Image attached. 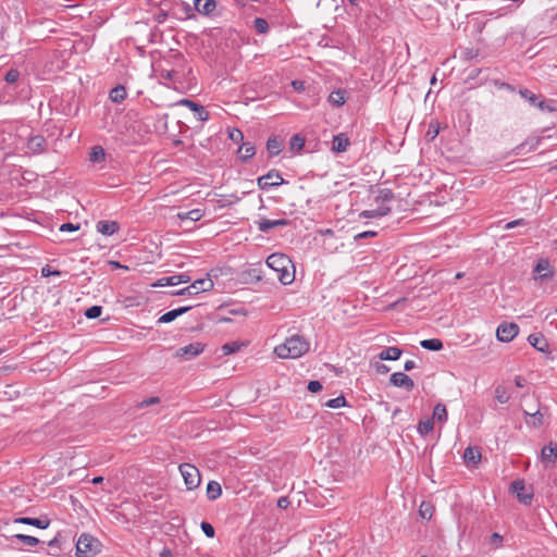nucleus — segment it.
Segmentation results:
<instances>
[{"instance_id": "obj_8", "label": "nucleus", "mask_w": 557, "mask_h": 557, "mask_svg": "<svg viewBox=\"0 0 557 557\" xmlns=\"http://www.w3.org/2000/svg\"><path fill=\"white\" fill-rule=\"evenodd\" d=\"M554 271L547 259H540L533 270V278L540 281H548L553 278Z\"/></svg>"}, {"instance_id": "obj_9", "label": "nucleus", "mask_w": 557, "mask_h": 557, "mask_svg": "<svg viewBox=\"0 0 557 557\" xmlns=\"http://www.w3.org/2000/svg\"><path fill=\"white\" fill-rule=\"evenodd\" d=\"M389 383L393 386L405 388L410 392L414 387V383L410 376L403 372H394L389 377Z\"/></svg>"}, {"instance_id": "obj_33", "label": "nucleus", "mask_w": 557, "mask_h": 557, "mask_svg": "<svg viewBox=\"0 0 557 557\" xmlns=\"http://www.w3.org/2000/svg\"><path fill=\"white\" fill-rule=\"evenodd\" d=\"M106 158L104 149L101 146H94L89 153V160L94 163L103 161Z\"/></svg>"}, {"instance_id": "obj_11", "label": "nucleus", "mask_w": 557, "mask_h": 557, "mask_svg": "<svg viewBox=\"0 0 557 557\" xmlns=\"http://www.w3.org/2000/svg\"><path fill=\"white\" fill-rule=\"evenodd\" d=\"M541 143V137H529L523 143L518 145L513 150V156H520L527 151L535 150Z\"/></svg>"}, {"instance_id": "obj_62", "label": "nucleus", "mask_w": 557, "mask_h": 557, "mask_svg": "<svg viewBox=\"0 0 557 557\" xmlns=\"http://www.w3.org/2000/svg\"><path fill=\"white\" fill-rule=\"evenodd\" d=\"M416 367V363L413 360H407L404 364L405 371H411Z\"/></svg>"}, {"instance_id": "obj_58", "label": "nucleus", "mask_w": 557, "mask_h": 557, "mask_svg": "<svg viewBox=\"0 0 557 557\" xmlns=\"http://www.w3.org/2000/svg\"><path fill=\"white\" fill-rule=\"evenodd\" d=\"M160 401L159 397H150L140 403V407H148L150 405L158 404Z\"/></svg>"}, {"instance_id": "obj_51", "label": "nucleus", "mask_w": 557, "mask_h": 557, "mask_svg": "<svg viewBox=\"0 0 557 557\" xmlns=\"http://www.w3.org/2000/svg\"><path fill=\"white\" fill-rule=\"evenodd\" d=\"M230 138L234 141V143H239L244 139V135L242 133V131L237 129V128H234L230 132Z\"/></svg>"}, {"instance_id": "obj_42", "label": "nucleus", "mask_w": 557, "mask_h": 557, "mask_svg": "<svg viewBox=\"0 0 557 557\" xmlns=\"http://www.w3.org/2000/svg\"><path fill=\"white\" fill-rule=\"evenodd\" d=\"M242 347V344L238 343V342H230V343H226L224 344L221 349L223 351V355L227 356V355H232V354H235Z\"/></svg>"}, {"instance_id": "obj_4", "label": "nucleus", "mask_w": 557, "mask_h": 557, "mask_svg": "<svg viewBox=\"0 0 557 557\" xmlns=\"http://www.w3.org/2000/svg\"><path fill=\"white\" fill-rule=\"evenodd\" d=\"M178 469L184 479V483L187 490L193 491L200 485L201 475L197 467H195L191 463L185 462L181 463Z\"/></svg>"}, {"instance_id": "obj_64", "label": "nucleus", "mask_w": 557, "mask_h": 557, "mask_svg": "<svg viewBox=\"0 0 557 557\" xmlns=\"http://www.w3.org/2000/svg\"><path fill=\"white\" fill-rule=\"evenodd\" d=\"M169 114L164 113L159 117V122H162L163 128L166 129Z\"/></svg>"}, {"instance_id": "obj_31", "label": "nucleus", "mask_w": 557, "mask_h": 557, "mask_svg": "<svg viewBox=\"0 0 557 557\" xmlns=\"http://www.w3.org/2000/svg\"><path fill=\"white\" fill-rule=\"evenodd\" d=\"M447 417H448V413H447L446 406L440 403L434 407L433 416L431 419H433V421L436 420L441 423H444L447 421Z\"/></svg>"}, {"instance_id": "obj_29", "label": "nucleus", "mask_w": 557, "mask_h": 557, "mask_svg": "<svg viewBox=\"0 0 557 557\" xmlns=\"http://www.w3.org/2000/svg\"><path fill=\"white\" fill-rule=\"evenodd\" d=\"M207 497L210 500H215L219 498L222 494V487L221 484L216 481H210L207 485Z\"/></svg>"}, {"instance_id": "obj_30", "label": "nucleus", "mask_w": 557, "mask_h": 557, "mask_svg": "<svg viewBox=\"0 0 557 557\" xmlns=\"http://www.w3.org/2000/svg\"><path fill=\"white\" fill-rule=\"evenodd\" d=\"M126 89L124 86L119 85L110 90L109 98L112 102L120 103L126 98Z\"/></svg>"}, {"instance_id": "obj_59", "label": "nucleus", "mask_w": 557, "mask_h": 557, "mask_svg": "<svg viewBox=\"0 0 557 557\" xmlns=\"http://www.w3.org/2000/svg\"><path fill=\"white\" fill-rule=\"evenodd\" d=\"M525 222L523 219H519V220H515V221H511V222H508L505 226L506 230H510V228H513L518 225H524Z\"/></svg>"}, {"instance_id": "obj_40", "label": "nucleus", "mask_w": 557, "mask_h": 557, "mask_svg": "<svg viewBox=\"0 0 557 557\" xmlns=\"http://www.w3.org/2000/svg\"><path fill=\"white\" fill-rule=\"evenodd\" d=\"M253 27L258 34H267L269 32V24L263 17H256L253 20Z\"/></svg>"}, {"instance_id": "obj_63", "label": "nucleus", "mask_w": 557, "mask_h": 557, "mask_svg": "<svg viewBox=\"0 0 557 557\" xmlns=\"http://www.w3.org/2000/svg\"><path fill=\"white\" fill-rule=\"evenodd\" d=\"M515 384L517 387H523L525 384V380L522 376H516Z\"/></svg>"}, {"instance_id": "obj_49", "label": "nucleus", "mask_w": 557, "mask_h": 557, "mask_svg": "<svg viewBox=\"0 0 557 557\" xmlns=\"http://www.w3.org/2000/svg\"><path fill=\"white\" fill-rule=\"evenodd\" d=\"M200 528H201L202 532L206 534V536H208L210 539L214 537L215 531L211 523H209L207 521H202L200 524Z\"/></svg>"}, {"instance_id": "obj_36", "label": "nucleus", "mask_w": 557, "mask_h": 557, "mask_svg": "<svg viewBox=\"0 0 557 557\" xmlns=\"http://www.w3.org/2000/svg\"><path fill=\"white\" fill-rule=\"evenodd\" d=\"M394 199V193L391 189H381L375 197V201L380 203V206H386L385 202H389Z\"/></svg>"}, {"instance_id": "obj_41", "label": "nucleus", "mask_w": 557, "mask_h": 557, "mask_svg": "<svg viewBox=\"0 0 557 557\" xmlns=\"http://www.w3.org/2000/svg\"><path fill=\"white\" fill-rule=\"evenodd\" d=\"M520 96L525 99L531 106L535 107L539 102V96L533 94L531 90L523 88L519 90Z\"/></svg>"}, {"instance_id": "obj_43", "label": "nucleus", "mask_w": 557, "mask_h": 557, "mask_svg": "<svg viewBox=\"0 0 557 557\" xmlns=\"http://www.w3.org/2000/svg\"><path fill=\"white\" fill-rule=\"evenodd\" d=\"M190 110L195 112L199 121L205 122L209 120V112L201 104L196 103V107H190Z\"/></svg>"}, {"instance_id": "obj_10", "label": "nucleus", "mask_w": 557, "mask_h": 557, "mask_svg": "<svg viewBox=\"0 0 557 557\" xmlns=\"http://www.w3.org/2000/svg\"><path fill=\"white\" fill-rule=\"evenodd\" d=\"M205 349V345L200 342L190 343L184 347H181L176 355L180 357H185L186 359L194 358L200 355Z\"/></svg>"}, {"instance_id": "obj_23", "label": "nucleus", "mask_w": 557, "mask_h": 557, "mask_svg": "<svg viewBox=\"0 0 557 557\" xmlns=\"http://www.w3.org/2000/svg\"><path fill=\"white\" fill-rule=\"evenodd\" d=\"M282 146L283 140L276 135L270 136L267 140V150L272 157L280 154Z\"/></svg>"}, {"instance_id": "obj_35", "label": "nucleus", "mask_w": 557, "mask_h": 557, "mask_svg": "<svg viewBox=\"0 0 557 557\" xmlns=\"http://www.w3.org/2000/svg\"><path fill=\"white\" fill-rule=\"evenodd\" d=\"M304 146H305V138L301 135L295 134L294 136H292V138L289 140V149L292 151L299 152L302 150Z\"/></svg>"}, {"instance_id": "obj_16", "label": "nucleus", "mask_w": 557, "mask_h": 557, "mask_svg": "<svg viewBox=\"0 0 557 557\" xmlns=\"http://www.w3.org/2000/svg\"><path fill=\"white\" fill-rule=\"evenodd\" d=\"M288 224V220L280 219V220H269L261 219L257 222L258 230L262 233H268L270 230L277 226H286Z\"/></svg>"}, {"instance_id": "obj_39", "label": "nucleus", "mask_w": 557, "mask_h": 557, "mask_svg": "<svg viewBox=\"0 0 557 557\" xmlns=\"http://www.w3.org/2000/svg\"><path fill=\"white\" fill-rule=\"evenodd\" d=\"M434 512V507L431 503L422 502L419 507V513L423 519H431Z\"/></svg>"}, {"instance_id": "obj_15", "label": "nucleus", "mask_w": 557, "mask_h": 557, "mask_svg": "<svg viewBox=\"0 0 557 557\" xmlns=\"http://www.w3.org/2000/svg\"><path fill=\"white\" fill-rule=\"evenodd\" d=\"M215 8V0H194V9L202 15L212 14Z\"/></svg>"}, {"instance_id": "obj_57", "label": "nucleus", "mask_w": 557, "mask_h": 557, "mask_svg": "<svg viewBox=\"0 0 557 557\" xmlns=\"http://www.w3.org/2000/svg\"><path fill=\"white\" fill-rule=\"evenodd\" d=\"M376 234L377 233L374 232V231H367V232H362V233H359V234L355 235V239L359 240V239H362V238L376 236Z\"/></svg>"}, {"instance_id": "obj_22", "label": "nucleus", "mask_w": 557, "mask_h": 557, "mask_svg": "<svg viewBox=\"0 0 557 557\" xmlns=\"http://www.w3.org/2000/svg\"><path fill=\"white\" fill-rule=\"evenodd\" d=\"M511 488L517 494V497L521 503H531L532 494H524L525 486L523 481H513L511 483Z\"/></svg>"}, {"instance_id": "obj_34", "label": "nucleus", "mask_w": 557, "mask_h": 557, "mask_svg": "<svg viewBox=\"0 0 557 557\" xmlns=\"http://www.w3.org/2000/svg\"><path fill=\"white\" fill-rule=\"evenodd\" d=\"M434 428V421L433 419L431 418H428L425 420H421L419 423H418V432L420 435L422 436H425L428 435Z\"/></svg>"}, {"instance_id": "obj_13", "label": "nucleus", "mask_w": 557, "mask_h": 557, "mask_svg": "<svg viewBox=\"0 0 557 557\" xmlns=\"http://www.w3.org/2000/svg\"><path fill=\"white\" fill-rule=\"evenodd\" d=\"M46 138L41 135L32 136L27 141V149L35 154L42 153L46 149Z\"/></svg>"}, {"instance_id": "obj_44", "label": "nucleus", "mask_w": 557, "mask_h": 557, "mask_svg": "<svg viewBox=\"0 0 557 557\" xmlns=\"http://www.w3.org/2000/svg\"><path fill=\"white\" fill-rule=\"evenodd\" d=\"M14 537L27 546H35L40 542L37 537L32 535L15 534Z\"/></svg>"}, {"instance_id": "obj_37", "label": "nucleus", "mask_w": 557, "mask_h": 557, "mask_svg": "<svg viewBox=\"0 0 557 557\" xmlns=\"http://www.w3.org/2000/svg\"><path fill=\"white\" fill-rule=\"evenodd\" d=\"M495 398L499 404H507L510 399V395L507 389L503 385H497L495 387Z\"/></svg>"}, {"instance_id": "obj_19", "label": "nucleus", "mask_w": 557, "mask_h": 557, "mask_svg": "<svg viewBox=\"0 0 557 557\" xmlns=\"http://www.w3.org/2000/svg\"><path fill=\"white\" fill-rule=\"evenodd\" d=\"M96 228L102 235L111 236L119 231L120 226L115 221L101 220L97 223Z\"/></svg>"}, {"instance_id": "obj_45", "label": "nucleus", "mask_w": 557, "mask_h": 557, "mask_svg": "<svg viewBox=\"0 0 557 557\" xmlns=\"http://www.w3.org/2000/svg\"><path fill=\"white\" fill-rule=\"evenodd\" d=\"M20 76H21V73L18 70L16 69H10L5 75H4V81L8 83V84H15L17 83V81L20 79Z\"/></svg>"}, {"instance_id": "obj_46", "label": "nucleus", "mask_w": 557, "mask_h": 557, "mask_svg": "<svg viewBox=\"0 0 557 557\" xmlns=\"http://www.w3.org/2000/svg\"><path fill=\"white\" fill-rule=\"evenodd\" d=\"M325 406L329 408H341L346 406V399L343 395L332 398L325 403Z\"/></svg>"}, {"instance_id": "obj_32", "label": "nucleus", "mask_w": 557, "mask_h": 557, "mask_svg": "<svg viewBox=\"0 0 557 557\" xmlns=\"http://www.w3.org/2000/svg\"><path fill=\"white\" fill-rule=\"evenodd\" d=\"M422 348L433 351H438L443 348V343L438 338L423 339L420 342Z\"/></svg>"}, {"instance_id": "obj_60", "label": "nucleus", "mask_w": 557, "mask_h": 557, "mask_svg": "<svg viewBox=\"0 0 557 557\" xmlns=\"http://www.w3.org/2000/svg\"><path fill=\"white\" fill-rule=\"evenodd\" d=\"M290 502L286 496H282L277 500V506L282 509H285L289 506Z\"/></svg>"}, {"instance_id": "obj_54", "label": "nucleus", "mask_w": 557, "mask_h": 557, "mask_svg": "<svg viewBox=\"0 0 557 557\" xmlns=\"http://www.w3.org/2000/svg\"><path fill=\"white\" fill-rule=\"evenodd\" d=\"M502 542H503V536L498 533H493L491 535V539H490V543L491 545L495 546V547H500L502 545Z\"/></svg>"}, {"instance_id": "obj_5", "label": "nucleus", "mask_w": 557, "mask_h": 557, "mask_svg": "<svg viewBox=\"0 0 557 557\" xmlns=\"http://www.w3.org/2000/svg\"><path fill=\"white\" fill-rule=\"evenodd\" d=\"M214 284L210 277L199 278L193 282L189 286L180 289L174 295H197L201 292H208L213 288Z\"/></svg>"}, {"instance_id": "obj_12", "label": "nucleus", "mask_w": 557, "mask_h": 557, "mask_svg": "<svg viewBox=\"0 0 557 557\" xmlns=\"http://www.w3.org/2000/svg\"><path fill=\"white\" fill-rule=\"evenodd\" d=\"M190 281V276L187 274H177L172 276H164L158 280L156 286H173L178 285L181 283H188Z\"/></svg>"}, {"instance_id": "obj_20", "label": "nucleus", "mask_w": 557, "mask_h": 557, "mask_svg": "<svg viewBox=\"0 0 557 557\" xmlns=\"http://www.w3.org/2000/svg\"><path fill=\"white\" fill-rule=\"evenodd\" d=\"M14 523H23L28 525H34L39 529H46L49 527L50 521L48 519L40 518H30V517H20L13 520Z\"/></svg>"}, {"instance_id": "obj_3", "label": "nucleus", "mask_w": 557, "mask_h": 557, "mask_svg": "<svg viewBox=\"0 0 557 557\" xmlns=\"http://www.w3.org/2000/svg\"><path fill=\"white\" fill-rule=\"evenodd\" d=\"M101 550V543L94 536L83 533L76 542L77 557H94Z\"/></svg>"}, {"instance_id": "obj_1", "label": "nucleus", "mask_w": 557, "mask_h": 557, "mask_svg": "<svg viewBox=\"0 0 557 557\" xmlns=\"http://www.w3.org/2000/svg\"><path fill=\"white\" fill-rule=\"evenodd\" d=\"M310 348V344L304 336L298 334L287 337L285 342L274 348V354L281 359H296L305 355Z\"/></svg>"}, {"instance_id": "obj_52", "label": "nucleus", "mask_w": 557, "mask_h": 557, "mask_svg": "<svg viewBox=\"0 0 557 557\" xmlns=\"http://www.w3.org/2000/svg\"><path fill=\"white\" fill-rule=\"evenodd\" d=\"M524 414L532 416L535 418V421L532 423L533 426H540L543 424V414L540 412V410H537L534 413H529V412L524 411Z\"/></svg>"}, {"instance_id": "obj_7", "label": "nucleus", "mask_w": 557, "mask_h": 557, "mask_svg": "<svg viewBox=\"0 0 557 557\" xmlns=\"http://www.w3.org/2000/svg\"><path fill=\"white\" fill-rule=\"evenodd\" d=\"M282 184H284V180L282 178L281 173L275 169L270 170L267 174L258 178V186L260 189H269Z\"/></svg>"}, {"instance_id": "obj_55", "label": "nucleus", "mask_w": 557, "mask_h": 557, "mask_svg": "<svg viewBox=\"0 0 557 557\" xmlns=\"http://www.w3.org/2000/svg\"><path fill=\"white\" fill-rule=\"evenodd\" d=\"M79 230V224L64 223L60 226V232H74Z\"/></svg>"}, {"instance_id": "obj_50", "label": "nucleus", "mask_w": 557, "mask_h": 557, "mask_svg": "<svg viewBox=\"0 0 557 557\" xmlns=\"http://www.w3.org/2000/svg\"><path fill=\"white\" fill-rule=\"evenodd\" d=\"M160 74V78L161 79H164L166 82H171L174 79V76H175V72L172 71V70H160L159 72Z\"/></svg>"}, {"instance_id": "obj_14", "label": "nucleus", "mask_w": 557, "mask_h": 557, "mask_svg": "<svg viewBox=\"0 0 557 557\" xmlns=\"http://www.w3.org/2000/svg\"><path fill=\"white\" fill-rule=\"evenodd\" d=\"M541 457L544 462L555 465L557 462V443L549 442L542 448Z\"/></svg>"}, {"instance_id": "obj_24", "label": "nucleus", "mask_w": 557, "mask_h": 557, "mask_svg": "<svg viewBox=\"0 0 557 557\" xmlns=\"http://www.w3.org/2000/svg\"><path fill=\"white\" fill-rule=\"evenodd\" d=\"M403 351L400 348L398 347H395V346H391V347H386L384 348L380 354H379V358L380 360H398L401 356Z\"/></svg>"}, {"instance_id": "obj_28", "label": "nucleus", "mask_w": 557, "mask_h": 557, "mask_svg": "<svg viewBox=\"0 0 557 557\" xmlns=\"http://www.w3.org/2000/svg\"><path fill=\"white\" fill-rule=\"evenodd\" d=\"M238 153L240 156V159L244 162H246L247 160H249L250 158H252L255 156L256 148L251 143L246 141V143H243L242 146L239 147Z\"/></svg>"}, {"instance_id": "obj_2", "label": "nucleus", "mask_w": 557, "mask_h": 557, "mask_svg": "<svg viewBox=\"0 0 557 557\" xmlns=\"http://www.w3.org/2000/svg\"><path fill=\"white\" fill-rule=\"evenodd\" d=\"M267 265L278 273V281L284 284H290L295 280L294 271H289L292 260L284 253H272L267 258Z\"/></svg>"}, {"instance_id": "obj_38", "label": "nucleus", "mask_w": 557, "mask_h": 557, "mask_svg": "<svg viewBox=\"0 0 557 557\" xmlns=\"http://www.w3.org/2000/svg\"><path fill=\"white\" fill-rule=\"evenodd\" d=\"M178 218L184 220H190V221H199L202 218V211L200 209H193L190 211L178 213Z\"/></svg>"}, {"instance_id": "obj_17", "label": "nucleus", "mask_w": 557, "mask_h": 557, "mask_svg": "<svg viewBox=\"0 0 557 557\" xmlns=\"http://www.w3.org/2000/svg\"><path fill=\"white\" fill-rule=\"evenodd\" d=\"M190 309H191V306H186V307H180V308L173 309L171 311H168L158 319V323L159 324L170 323V322L174 321L176 318L181 317L182 314L188 312Z\"/></svg>"}, {"instance_id": "obj_18", "label": "nucleus", "mask_w": 557, "mask_h": 557, "mask_svg": "<svg viewBox=\"0 0 557 557\" xmlns=\"http://www.w3.org/2000/svg\"><path fill=\"white\" fill-rule=\"evenodd\" d=\"M529 344L541 352H546L549 349V344L546 338L541 334H530L528 336Z\"/></svg>"}, {"instance_id": "obj_27", "label": "nucleus", "mask_w": 557, "mask_h": 557, "mask_svg": "<svg viewBox=\"0 0 557 557\" xmlns=\"http://www.w3.org/2000/svg\"><path fill=\"white\" fill-rule=\"evenodd\" d=\"M463 459L468 463L476 465L481 460V451L476 447H467L463 453Z\"/></svg>"}, {"instance_id": "obj_21", "label": "nucleus", "mask_w": 557, "mask_h": 557, "mask_svg": "<svg viewBox=\"0 0 557 557\" xmlns=\"http://www.w3.org/2000/svg\"><path fill=\"white\" fill-rule=\"evenodd\" d=\"M350 145L348 137L341 133L333 137L332 149L336 152H345Z\"/></svg>"}, {"instance_id": "obj_6", "label": "nucleus", "mask_w": 557, "mask_h": 557, "mask_svg": "<svg viewBox=\"0 0 557 557\" xmlns=\"http://www.w3.org/2000/svg\"><path fill=\"white\" fill-rule=\"evenodd\" d=\"M519 333L518 324L513 322H503L496 330V337L498 341L504 343L511 342Z\"/></svg>"}, {"instance_id": "obj_56", "label": "nucleus", "mask_w": 557, "mask_h": 557, "mask_svg": "<svg viewBox=\"0 0 557 557\" xmlns=\"http://www.w3.org/2000/svg\"><path fill=\"white\" fill-rule=\"evenodd\" d=\"M374 368L379 374H385V373L389 372V367H387L386 364L381 363V362H375Z\"/></svg>"}, {"instance_id": "obj_53", "label": "nucleus", "mask_w": 557, "mask_h": 557, "mask_svg": "<svg viewBox=\"0 0 557 557\" xmlns=\"http://www.w3.org/2000/svg\"><path fill=\"white\" fill-rule=\"evenodd\" d=\"M307 388L311 393H318L322 389V384L319 381H310Z\"/></svg>"}, {"instance_id": "obj_48", "label": "nucleus", "mask_w": 557, "mask_h": 557, "mask_svg": "<svg viewBox=\"0 0 557 557\" xmlns=\"http://www.w3.org/2000/svg\"><path fill=\"white\" fill-rule=\"evenodd\" d=\"M101 312H102V307L100 306H92L90 308H88L85 312V315L88 318V319H96V318H99L101 315Z\"/></svg>"}, {"instance_id": "obj_25", "label": "nucleus", "mask_w": 557, "mask_h": 557, "mask_svg": "<svg viewBox=\"0 0 557 557\" xmlns=\"http://www.w3.org/2000/svg\"><path fill=\"white\" fill-rule=\"evenodd\" d=\"M389 212L391 208L388 206H379L376 209L362 211L360 216L367 219L381 218L387 215Z\"/></svg>"}, {"instance_id": "obj_47", "label": "nucleus", "mask_w": 557, "mask_h": 557, "mask_svg": "<svg viewBox=\"0 0 557 557\" xmlns=\"http://www.w3.org/2000/svg\"><path fill=\"white\" fill-rule=\"evenodd\" d=\"M535 107L539 108L541 111H544V112H553V111H555L554 101H552V100H549V101L539 100V102L536 103Z\"/></svg>"}, {"instance_id": "obj_61", "label": "nucleus", "mask_w": 557, "mask_h": 557, "mask_svg": "<svg viewBox=\"0 0 557 557\" xmlns=\"http://www.w3.org/2000/svg\"><path fill=\"white\" fill-rule=\"evenodd\" d=\"M176 104L184 106L190 109V107H196V102L189 99H181Z\"/></svg>"}, {"instance_id": "obj_26", "label": "nucleus", "mask_w": 557, "mask_h": 557, "mask_svg": "<svg viewBox=\"0 0 557 557\" xmlns=\"http://www.w3.org/2000/svg\"><path fill=\"white\" fill-rule=\"evenodd\" d=\"M329 102L333 107H342L346 102V91L344 89L333 90L329 96Z\"/></svg>"}]
</instances>
